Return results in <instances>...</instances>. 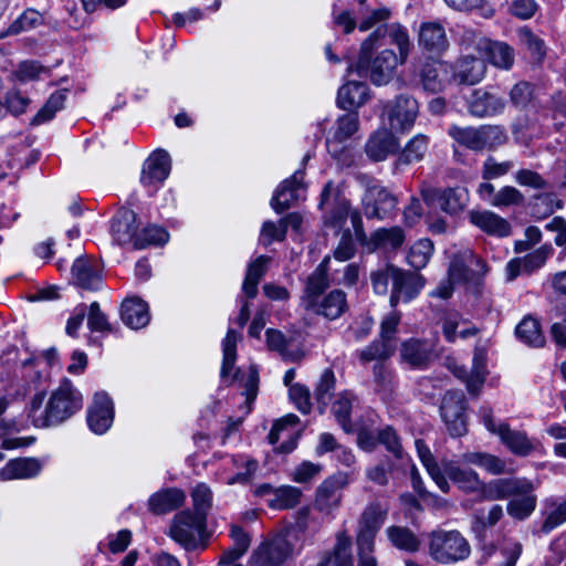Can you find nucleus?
I'll list each match as a JSON object with an SVG mask.
<instances>
[{"label":"nucleus","mask_w":566,"mask_h":566,"mask_svg":"<svg viewBox=\"0 0 566 566\" xmlns=\"http://www.w3.org/2000/svg\"><path fill=\"white\" fill-rule=\"evenodd\" d=\"M382 38V28H376L363 41L356 64L350 63L347 69L349 73L356 71L359 76L368 77L377 86L388 84L395 76L398 65L405 64L391 49H384L373 57V50Z\"/></svg>","instance_id":"obj_1"},{"label":"nucleus","mask_w":566,"mask_h":566,"mask_svg":"<svg viewBox=\"0 0 566 566\" xmlns=\"http://www.w3.org/2000/svg\"><path fill=\"white\" fill-rule=\"evenodd\" d=\"M355 179L365 190L361 205L366 218L390 219L397 209V197L369 175L359 172L355 176Z\"/></svg>","instance_id":"obj_2"},{"label":"nucleus","mask_w":566,"mask_h":566,"mask_svg":"<svg viewBox=\"0 0 566 566\" xmlns=\"http://www.w3.org/2000/svg\"><path fill=\"white\" fill-rule=\"evenodd\" d=\"M448 133L458 144L473 151L493 149L503 145L507 139L505 128L500 125H481L479 127L451 125Z\"/></svg>","instance_id":"obj_3"},{"label":"nucleus","mask_w":566,"mask_h":566,"mask_svg":"<svg viewBox=\"0 0 566 566\" xmlns=\"http://www.w3.org/2000/svg\"><path fill=\"white\" fill-rule=\"evenodd\" d=\"M470 552V544L458 531L437 530L429 535V555L440 564L464 560Z\"/></svg>","instance_id":"obj_4"},{"label":"nucleus","mask_w":566,"mask_h":566,"mask_svg":"<svg viewBox=\"0 0 566 566\" xmlns=\"http://www.w3.org/2000/svg\"><path fill=\"white\" fill-rule=\"evenodd\" d=\"M82 395L70 380H64L52 394L42 418L43 427L56 426L82 408Z\"/></svg>","instance_id":"obj_5"},{"label":"nucleus","mask_w":566,"mask_h":566,"mask_svg":"<svg viewBox=\"0 0 566 566\" xmlns=\"http://www.w3.org/2000/svg\"><path fill=\"white\" fill-rule=\"evenodd\" d=\"M207 530V520L202 515H197L190 510H184L177 513L171 520L168 535L187 551L202 548V543Z\"/></svg>","instance_id":"obj_6"},{"label":"nucleus","mask_w":566,"mask_h":566,"mask_svg":"<svg viewBox=\"0 0 566 566\" xmlns=\"http://www.w3.org/2000/svg\"><path fill=\"white\" fill-rule=\"evenodd\" d=\"M388 512L389 505L379 501L370 502L363 510L356 535L357 547L363 552H374L376 535L385 523Z\"/></svg>","instance_id":"obj_7"},{"label":"nucleus","mask_w":566,"mask_h":566,"mask_svg":"<svg viewBox=\"0 0 566 566\" xmlns=\"http://www.w3.org/2000/svg\"><path fill=\"white\" fill-rule=\"evenodd\" d=\"M480 415L485 428L497 434L503 444L515 455L526 457L535 450V444L525 432L513 430L504 422L496 424L491 408L482 407Z\"/></svg>","instance_id":"obj_8"},{"label":"nucleus","mask_w":566,"mask_h":566,"mask_svg":"<svg viewBox=\"0 0 566 566\" xmlns=\"http://www.w3.org/2000/svg\"><path fill=\"white\" fill-rule=\"evenodd\" d=\"M467 401L462 390H448L440 405V416L451 437H462L468 432Z\"/></svg>","instance_id":"obj_9"},{"label":"nucleus","mask_w":566,"mask_h":566,"mask_svg":"<svg viewBox=\"0 0 566 566\" xmlns=\"http://www.w3.org/2000/svg\"><path fill=\"white\" fill-rule=\"evenodd\" d=\"M319 209L324 212L325 226L339 230L348 218L350 202L333 181H328L321 193Z\"/></svg>","instance_id":"obj_10"},{"label":"nucleus","mask_w":566,"mask_h":566,"mask_svg":"<svg viewBox=\"0 0 566 566\" xmlns=\"http://www.w3.org/2000/svg\"><path fill=\"white\" fill-rule=\"evenodd\" d=\"M421 197L427 206H438L443 212L451 216L462 211L469 201V193L462 187L446 189L426 187L421 190Z\"/></svg>","instance_id":"obj_11"},{"label":"nucleus","mask_w":566,"mask_h":566,"mask_svg":"<svg viewBox=\"0 0 566 566\" xmlns=\"http://www.w3.org/2000/svg\"><path fill=\"white\" fill-rule=\"evenodd\" d=\"M418 112L417 99L405 94L397 96L395 101H388L384 105V114L387 115L391 129L402 133L413 126Z\"/></svg>","instance_id":"obj_12"},{"label":"nucleus","mask_w":566,"mask_h":566,"mask_svg":"<svg viewBox=\"0 0 566 566\" xmlns=\"http://www.w3.org/2000/svg\"><path fill=\"white\" fill-rule=\"evenodd\" d=\"M505 106L504 97L495 93L492 87L475 88L468 98V111L478 118L500 115Z\"/></svg>","instance_id":"obj_13"},{"label":"nucleus","mask_w":566,"mask_h":566,"mask_svg":"<svg viewBox=\"0 0 566 566\" xmlns=\"http://www.w3.org/2000/svg\"><path fill=\"white\" fill-rule=\"evenodd\" d=\"M424 286V277L416 272L397 268L390 294V305L396 307L399 302L413 300Z\"/></svg>","instance_id":"obj_14"},{"label":"nucleus","mask_w":566,"mask_h":566,"mask_svg":"<svg viewBox=\"0 0 566 566\" xmlns=\"http://www.w3.org/2000/svg\"><path fill=\"white\" fill-rule=\"evenodd\" d=\"M346 473H337L326 479L316 491L315 507L326 514L338 509L342 500V490L347 485Z\"/></svg>","instance_id":"obj_15"},{"label":"nucleus","mask_w":566,"mask_h":566,"mask_svg":"<svg viewBox=\"0 0 566 566\" xmlns=\"http://www.w3.org/2000/svg\"><path fill=\"white\" fill-rule=\"evenodd\" d=\"M292 547L285 535H276L263 542L253 553L255 566H280L291 554Z\"/></svg>","instance_id":"obj_16"},{"label":"nucleus","mask_w":566,"mask_h":566,"mask_svg":"<svg viewBox=\"0 0 566 566\" xmlns=\"http://www.w3.org/2000/svg\"><path fill=\"white\" fill-rule=\"evenodd\" d=\"M114 420V405L109 396L99 391L94 396L92 406L87 410V424L96 434L105 433Z\"/></svg>","instance_id":"obj_17"},{"label":"nucleus","mask_w":566,"mask_h":566,"mask_svg":"<svg viewBox=\"0 0 566 566\" xmlns=\"http://www.w3.org/2000/svg\"><path fill=\"white\" fill-rule=\"evenodd\" d=\"M303 178L304 171L296 170L280 184L271 199V207L276 213L290 209L300 199V191L304 188Z\"/></svg>","instance_id":"obj_18"},{"label":"nucleus","mask_w":566,"mask_h":566,"mask_svg":"<svg viewBox=\"0 0 566 566\" xmlns=\"http://www.w3.org/2000/svg\"><path fill=\"white\" fill-rule=\"evenodd\" d=\"M418 44L430 55H441L449 48L444 27L436 21L422 22L418 31Z\"/></svg>","instance_id":"obj_19"},{"label":"nucleus","mask_w":566,"mask_h":566,"mask_svg":"<svg viewBox=\"0 0 566 566\" xmlns=\"http://www.w3.org/2000/svg\"><path fill=\"white\" fill-rule=\"evenodd\" d=\"M357 549L359 556L358 566H377L376 557L373 555L374 552H363L360 547H357ZM327 557H331V565L354 566L350 537L345 533H339L334 549Z\"/></svg>","instance_id":"obj_20"},{"label":"nucleus","mask_w":566,"mask_h":566,"mask_svg":"<svg viewBox=\"0 0 566 566\" xmlns=\"http://www.w3.org/2000/svg\"><path fill=\"white\" fill-rule=\"evenodd\" d=\"M111 233L118 244L133 243L135 247V241L139 233L137 214L127 208L118 209L112 220Z\"/></svg>","instance_id":"obj_21"},{"label":"nucleus","mask_w":566,"mask_h":566,"mask_svg":"<svg viewBox=\"0 0 566 566\" xmlns=\"http://www.w3.org/2000/svg\"><path fill=\"white\" fill-rule=\"evenodd\" d=\"M469 220L488 235L505 238L512 233L510 222L491 210H472Z\"/></svg>","instance_id":"obj_22"},{"label":"nucleus","mask_w":566,"mask_h":566,"mask_svg":"<svg viewBox=\"0 0 566 566\" xmlns=\"http://www.w3.org/2000/svg\"><path fill=\"white\" fill-rule=\"evenodd\" d=\"M476 48L486 56L488 61L493 66L504 71H509L513 67L515 51L506 42L481 39Z\"/></svg>","instance_id":"obj_23"},{"label":"nucleus","mask_w":566,"mask_h":566,"mask_svg":"<svg viewBox=\"0 0 566 566\" xmlns=\"http://www.w3.org/2000/svg\"><path fill=\"white\" fill-rule=\"evenodd\" d=\"M170 172V157L165 150H157L149 156L142 169L140 182L145 187L161 184Z\"/></svg>","instance_id":"obj_24"},{"label":"nucleus","mask_w":566,"mask_h":566,"mask_svg":"<svg viewBox=\"0 0 566 566\" xmlns=\"http://www.w3.org/2000/svg\"><path fill=\"white\" fill-rule=\"evenodd\" d=\"M359 127V117L357 112H348L337 118L333 133L326 138L328 151L337 156L340 151V145L348 140Z\"/></svg>","instance_id":"obj_25"},{"label":"nucleus","mask_w":566,"mask_h":566,"mask_svg":"<svg viewBox=\"0 0 566 566\" xmlns=\"http://www.w3.org/2000/svg\"><path fill=\"white\" fill-rule=\"evenodd\" d=\"M328 260L329 258L326 256L306 280L302 296L305 310L313 306L314 303L319 300L323 292L329 286Z\"/></svg>","instance_id":"obj_26"},{"label":"nucleus","mask_w":566,"mask_h":566,"mask_svg":"<svg viewBox=\"0 0 566 566\" xmlns=\"http://www.w3.org/2000/svg\"><path fill=\"white\" fill-rule=\"evenodd\" d=\"M485 72V62L482 59L468 54L457 61L453 78L459 84L474 85L484 78Z\"/></svg>","instance_id":"obj_27"},{"label":"nucleus","mask_w":566,"mask_h":566,"mask_svg":"<svg viewBox=\"0 0 566 566\" xmlns=\"http://www.w3.org/2000/svg\"><path fill=\"white\" fill-rule=\"evenodd\" d=\"M399 148L397 138L387 129L375 132L365 145L367 156L374 161H382Z\"/></svg>","instance_id":"obj_28"},{"label":"nucleus","mask_w":566,"mask_h":566,"mask_svg":"<svg viewBox=\"0 0 566 566\" xmlns=\"http://www.w3.org/2000/svg\"><path fill=\"white\" fill-rule=\"evenodd\" d=\"M72 275L76 285L88 291L99 290L102 275L96 263L84 256L77 258L72 265Z\"/></svg>","instance_id":"obj_29"},{"label":"nucleus","mask_w":566,"mask_h":566,"mask_svg":"<svg viewBox=\"0 0 566 566\" xmlns=\"http://www.w3.org/2000/svg\"><path fill=\"white\" fill-rule=\"evenodd\" d=\"M420 81L424 91L442 92L450 82L448 66L438 61L426 62L420 70Z\"/></svg>","instance_id":"obj_30"},{"label":"nucleus","mask_w":566,"mask_h":566,"mask_svg":"<svg viewBox=\"0 0 566 566\" xmlns=\"http://www.w3.org/2000/svg\"><path fill=\"white\" fill-rule=\"evenodd\" d=\"M369 88L366 83L348 81L342 85L337 93V106L342 109L355 112L354 109L363 106L369 95Z\"/></svg>","instance_id":"obj_31"},{"label":"nucleus","mask_w":566,"mask_h":566,"mask_svg":"<svg viewBox=\"0 0 566 566\" xmlns=\"http://www.w3.org/2000/svg\"><path fill=\"white\" fill-rule=\"evenodd\" d=\"M461 464H464L461 461H443V470L447 476L455 483L460 489L467 492H474L482 488V481L480 480L478 473L471 469L462 468Z\"/></svg>","instance_id":"obj_32"},{"label":"nucleus","mask_w":566,"mask_h":566,"mask_svg":"<svg viewBox=\"0 0 566 566\" xmlns=\"http://www.w3.org/2000/svg\"><path fill=\"white\" fill-rule=\"evenodd\" d=\"M120 318L133 329L145 327L150 321L147 303L136 296L125 298L120 306Z\"/></svg>","instance_id":"obj_33"},{"label":"nucleus","mask_w":566,"mask_h":566,"mask_svg":"<svg viewBox=\"0 0 566 566\" xmlns=\"http://www.w3.org/2000/svg\"><path fill=\"white\" fill-rule=\"evenodd\" d=\"M328 319H336L347 310L346 294L342 290L331 291L322 300L306 308Z\"/></svg>","instance_id":"obj_34"},{"label":"nucleus","mask_w":566,"mask_h":566,"mask_svg":"<svg viewBox=\"0 0 566 566\" xmlns=\"http://www.w3.org/2000/svg\"><path fill=\"white\" fill-rule=\"evenodd\" d=\"M533 488V481L526 478L496 479L489 483L488 492L493 500L513 497Z\"/></svg>","instance_id":"obj_35"},{"label":"nucleus","mask_w":566,"mask_h":566,"mask_svg":"<svg viewBox=\"0 0 566 566\" xmlns=\"http://www.w3.org/2000/svg\"><path fill=\"white\" fill-rule=\"evenodd\" d=\"M378 28H382L384 38L387 35L389 44L397 48L396 54L400 56L401 63H406L413 48L408 29L399 22L385 23Z\"/></svg>","instance_id":"obj_36"},{"label":"nucleus","mask_w":566,"mask_h":566,"mask_svg":"<svg viewBox=\"0 0 566 566\" xmlns=\"http://www.w3.org/2000/svg\"><path fill=\"white\" fill-rule=\"evenodd\" d=\"M186 500L182 490L170 488L153 494L148 500L149 510L157 515L166 514L180 507Z\"/></svg>","instance_id":"obj_37"},{"label":"nucleus","mask_w":566,"mask_h":566,"mask_svg":"<svg viewBox=\"0 0 566 566\" xmlns=\"http://www.w3.org/2000/svg\"><path fill=\"white\" fill-rule=\"evenodd\" d=\"M503 516V509L501 505L495 504L491 506L486 515L476 518L473 526L474 532L480 541L481 548L484 555L490 556L495 551L492 543H486L489 528L493 527Z\"/></svg>","instance_id":"obj_38"},{"label":"nucleus","mask_w":566,"mask_h":566,"mask_svg":"<svg viewBox=\"0 0 566 566\" xmlns=\"http://www.w3.org/2000/svg\"><path fill=\"white\" fill-rule=\"evenodd\" d=\"M535 484L526 492L515 494L506 505L507 514L516 520L524 521L528 518L535 511L537 505V496L534 494Z\"/></svg>","instance_id":"obj_39"},{"label":"nucleus","mask_w":566,"mask_h":566,"mask_svg":"<svg viewBox=\"0 0 566 566\" xmlns=\"http://www.w3.org/2000/svg\"><path fill=\"white\" fill-rule=\"evenodd\" d=\"M388 541L397 549L416 553L420 549L421 539L407 526L391 525L385 531Z\"/></svg>","instance_id":"obj_40"},{"label":"nucleus","mask_w":566,"mask_h":566,"mask_svg":"<svg viewBox=\"0 0 566 566\" xmlns=\"http://www.w3.org/2000/svg\"><path fill=\"white\" fill-rule=\"evenodd\" d=\"M270 262L271 258L260 255L248 265L242 284L243 293L248 298H254L256 296L259 282L265 274Z\"/></svg>","instance_id":"obj_41"},{"label":"nucleus","mask_w":566,"mask_h":566,"mask_svg":"<svg viewBox=\"0 0 566 566\" xmlns=\"http://www.w3.org/2000/svg\"><path fill=\"white\" fill-rule=\"evenodd\" d=\"M463 463L475 464L494 475L511 473L506 462L499 457L484 452H469L461 455Z\"/></svg>","instance_id":"obj_42"},{"label":"nucleus","mask_w":566,"mask_h":566,"mask_svg":"<svg viewBox=\"0 0 566 566\" xmlns=\"http://www.w3.org/2000/svg\"><path fill=\"white\" fill-rule=\"evenodd\" d=\"M35 474V460L33 458H18L10 460L0 470V480L28 479Z\"/></svg>","instance_id":"obj_43"},{"label":"nucleus","mask_w":566,"mask_h":566,"mask_svg":"<svg viewBox=\"0 0 566 566\" xmlns=\"http://www.w3.org/2000/svg\"><path fill=\"white\" fill-rule=\"evenodd\" d=\"M515 335L521 342L531 347H542L545 344L539 323L533 317L523 318L515 328Z\"/></svg>","instance_id":"obj_44"},{"label":"nucleus","mask_w":566,"mask_h":566,"mask_svg":"<svg viewBox=\"0 0 566 566\" xmlns=\"http://www.w3.org/2000/svg\"><path fill=\"white\" fill-rule=\"evenodd\" d=\"M395 350L396 342L387 340L379 336V338L359 352V359L364 364L373 360L384 361L391 357Z\"/></svg>","instance_id":"obj_45"},{"label":"nucleus","mask_w":566,"mask_h":566,"mask_svg":"<svg viewBox=\"0 0 566 566\" xmlns=\"http://www.w3.org/2000/svg\"><path fill=\"white\" fill-rule=\"evenodd\" d=\"M405 241V232L400 227L380 228L371 233L370 242L375 248L398 249Z\"/></svg>","instance_id":"obj_46"},{"label":"nucleus","mask_w":566,"mask_h":566,"mask_svg":"<svg viewBox=\"0 0 566 566\" xmlns=\"http://www.w3.org/2000/svg\"><path fill=\"white\" fill-rule=\"evenodd\" d=\"M434 251L433 242L430 239H419L409 249L407 254L408 264L415 270L426 268Z\"/></svg>","instance_id":"obj_47"},{"label":"nucleus","mask_w":566,"mask_h":566,"mask_svg":"<svg viewBox=\"0 0 566 566\" xmlns=\"http://www.w3.org/2000/svg\"><path fill=\"white\" fill-rule=\"evenodd\" d=\"M301 496L300 489L285 485L273 491V496L268 500V504L274 510H289L300 503Z\"/></svg>","instance_id":"obj_48"},{"label":"nucleus","mask_w":566,"mask_h":566,"mask_svg":"<svg viewBox=\"0 0 566 566\" xmlns=\"http://www.w3.org/2000/svg\"><path fill=\"white\" fill-rule=\"evenodd\" d=\"M354 399L355 397L350 391H344L338 394L332 406L333 415L346 432L352 431L350 413Z\"/></svg>","instance_id":"obj_49"},{"label":"nucleus","mask_w":566,"mask_h":566,"mask_svg":"<svg viewBox=\"0 0 566 566\" xmlns=\"http://www.w3.org/2000/svg\"><path fill=\"white\" fill-rule=\"evenodd\" d=\"M401 357L412 367H422L429 359V350L426 343L410 339L401 346Z\"/></svg>","instance_id":"obj_50"},{"label":"nucleus","mask_w":566,"mask_h":566,"mask_svg":"<svg viewBox=\"0 0 566 566\" xmlns=\"http://www.w3.org/2000/svg\"><path fill=\"white\" fill-rule=\"evenodd\" d=\"M240 335L232 328H229L222 342L223 359L221 366V378H227L232 370L237 359V343Z\"/></svg>","instance_id":"obj_51"},{"label":"nucleus","mask_w":566,"mask_h":566,"mask_svg":"<svg viewBox=\"0 0 566 566\" xmlns=\"http://www.w3.org/2000/svg\"><path fill=\"white\" fill-rule=\"evenodd\" d=\"M518 36L521 44L528 51L532 60L541 63L546 56L545 42L527 28H522L518 31Z\"/></svg>","instance_id":"obj_52"},{"label":"nucleus","mask_w":566,"mask_h":566,"mask_svg":"<svg viewBox=\"0 0 566 566\" xmlns=\"http://www.w3.org/2000/svg\"><path fill=\"white\" fill-rule=\"evenodd\" d=\"M335 388V375L332 369H325L315 388V399L318 403L319 412L323 413L329 403L333 390Z\"/></svg>","instance_id":"obj_53"},{"label":"nucleus","mask_w":566,"mask_h":566,"mask_svg":"<svg viewBox=\"0 0 566 566\" xmlns=\"http://www.w3.org/2000/svg\"><path fill=\"white\" fill-rule=\"evenodd\" d=\"M562 208V200L553 192L534 196L532 211L537 218H546Z\"/></svg>","instance_id":"obj_54"},{"label":"nucleus","mask_w":566,"mask_h":566,"mask_svg":"<svg viewBox=\"0 0 566 566\" xmlns=\"http://www.w3.org/2000/svg\"><path fill=\"white\" fill-rule=\"evenodd\" d=\"M168 232L157 226H147L142 229L135 241V249H145L148 245H161L168 241Z\"/></svg>","instance_id":"obj_55"},{"label":"nucleus","mask_w":566,"mask_h":566,"mask_svg":"<svg viewBox=\"0 0 566 566\" xmlns=\"http://www.w3.org/2000/svg\"><path fill=\"white\" fill-rule=\"evenodd\" d=\"M230 536L233 545L223 553H227V558L240 559L250 547V536L238 525L231 526Z\"/></svg>","instance_id":"obj_56"},{"label":"nucleus","mask_w":566,"mask_h":566,"mask_svg":"<svg viewBox=\"0 0 566 566\" xmlns=\"http://www.w3.org/2000/svg\"><path fill=\"white\" fill-rule=\"evenodd\" d=\"M67 90L56 91L46 101V103L38 111V125L51 120L56 112L63 108L66 99Z\"/></svg>","instance_id":"obj_57"},{"label":"nucleus","mask_w":566,"mask_h":566,"mask_svg":"<svg viewBox=\"0 0 566 566\" xmlns=\"http://www.w3.org/2000/svg\"><path fill=\"white\" fill-rule=\"evenodd\" d=\"M191 499L193 504L192 513L197 515L200 514L207 518L212 503V492L210 488L205 483L197 484L191 492Z\"/></svg>","instance_id":"obj_58"},{"label":"nucleus","mask_w":566,"mask_h":566,"mask_svg":"<svg viewBox=\"0 0 566 566\" xmlns=\"http://www.w3.org/2000/svg\"><path fill=\"white\" fill-rule=\"evenodd\" d=\"M428 148V138L426 135L419 134L415 136L405 147L400 160L405 164L420 161Z\"/></svg>","instance_id":"obj_59"},{"label":"nucleus","mask_w":566,"mask_h":566,"mask_svg":"<svg viewBox=\"0 0 566 566\" xmlns=\"http://www.w3.org/2000/svg\"><path fill=\"white\" fill-rule=\"evenodd\" d=\"M524 195L515 187L505 186L490 199V203L496 208L520 206L524 202Z\"/></svg>","instance_id":"obj_60"},{"label":"nucleus","mask_w":566,"mask_h":566,"mask_svg":"<svg viewBox=\"0 0 566 566\" xmlns=\"http://www.w3.org/2000/svg\"><path fill=\"white\" fill-rule=\"evenodd\" d=\"M378 442L382 444L396 459L402 460L405 458L400 438L392 427L387 426L378 430Z\"/></svg>","instance_id":"obj_61"},{"label":"nucleus","mask_w":566,"mask_h":566,"mask_svg":"<svg viewBox=\"0 0 566 566\" xmlns=\"http://www.w3.org/2000/svg\"><path fill=\"white\" fill-rule=\"evenodd\" d=\"M233 464L237 468H244V471L238 472L228 480V484L232 485L235 483L247 484L251 481L252 476L258 470V461L243 455L233 458Z\"/></svg>","instance_id":"obj_62"},{"label":"nucleus","mask_w":566,"mask_h":566,"mask_svg":"<svg viewBox=\"0 0 566 566\" xmlns=\"http://www.w3.org/2000/svg\"><path fill=\"white\" fill-rule=\"evenodd\" d=\"M485 380V368L482 355L475 354L473 366L465 378L467 389L470 394L476 395Z\"/></svg>","instance_id":"obj_63"},{"label":"nucleus","mask_w":566,"mask_h":566,"mask_svg":"<svg viewBox=\"0 0 566 566\" xmlns=\"http://www.w3.org/2000/svg\"><path fill=\"white\" fill-rule=\"evenodd\" d=\"M397 266L387 264L384 268L377 269L371 272L370 281L374 291L379 295H385L388 292V284H394V276L396 275Z\"/></svg>","instance_id":"obj_64"}]
</instances>
